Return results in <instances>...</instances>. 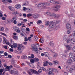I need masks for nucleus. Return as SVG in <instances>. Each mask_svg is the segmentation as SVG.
<instances>
[{
    "instance_id": "obj_1",
    "label": "nucleus",
    "mask_w": 75,
    "mask_h": 75,
    "mask_svg": "<svg viewBox=\"0 0 75 75\" xmlns=\"http://www.w3.org/2000/svg\"><path fill=\"white\" fill-rule=\"evenodd\" d=\"M35 6L38 8H41V9H45L47 8L45 6H50V4L48 2H44L37 4L35 5Z\"/></svg>"
},
{
    "instance_id": "obj_2",
    "label": "nucleus",
    "mask_w": 75,
    "mask_h": 75,
    "mask_svg": "<svg viewBox=\"0 0 75 75\" xmlns=\"http://www.w3.org/2000/svg\"><path fill=\"white\" fill-rule=\"evenodd\" d=\"M45 24L49 26L50 28H54L56 26V22H53L52 21H51L50 23V22H45Z\"/></svg>"
},
{
    "instance_id": "obj_3",
    "label": "nucleus",
    "mask_w": 75,
    "mask_h": 75,
    "mask_svg": "<svg viewBox=\"0 0 75 75\" xmlns=\"http://www.w3.org/2000/svg\"><path fill=\"white\" fill-rule=\"evenodd\" d=\"M31 48L32 51L35 52L36 54H40V51L39 50H38V48H37V47H35V45L33 44L32 45H31Z\"/></svg>"
},
{
    "instance_id": "obj_4",
    "label": "nucleus",
    "mask_w": 75,
    "mask_h": 75,
    "mask_svg": "<svg viewBox=\"0 0 75 75\" xmlns=\"http://www.w3.org/2000/svg\"><path fill=\"white\" fill-rule=\"evenodd\" d=\"M67 43H64V45L65 47L66 48H67L68 50H66L65 51V53H67V52L68 51H69L72 48V45H66Z\"/></svg>"
},
{
    "instance_id": "obj_5",
    "label": "nucleus",
    "mask_w": 75,
    "mask_h": 75,
    "mask_svg": "<svg viewBox=\"0 0 75 75\" xmlns=\"http://www.w3.org/2000/svg\"><path fill=\"white\" fill-rule=\"evenodd\" d=\"M69 56L71 59V60L73 62L75 61V54L73 53L70 52L69 54Z\"/></svg>"
},
{
    "instance_id": "obj_6",
    "label": "nucleus",
    "mask_w": 75,
    "mask_h": 75,
    "mask_svg": "<svg viewBox=\"0 0 75 75\" xmlns=\"http://www.w3.org/2000/svg\"><path fill=\"white\" fill-rule=\"evenodd\" d=\"M61 7L60 5H56L53 7V10L55 11H57L59 10V8Z\"/></svg>"
},
{
    "instance_id": "obj_7",
    "label": "nucleus",
    "mask_w": 75,
    "mask_h": 75,
    "mask_svg": "<svg viewBox=\"0 0 75 75\" xmlns=\"http://www.w3.org/2000/svg\"><path fill=\"white\" fill-rule=\"evenodd\" d=\"M25 48V47L23 45H18V50L20 51V50H23Z\"/></svg>"
},
{
    "instance_id": "obj_8",
    "label": "nucleus",
    "mask_w": 75,
    "mask_h": 75,
    "mask_svg": "<svg viewBox=\"0 0 75 75\" xmlns=\"http://www.w3.org/2000/svg\"><path fill=\"white\" fill-rule=\"evenodd\" d=\"M47 1L49 2V3H50L54 4L55 3L57 4H59L58 2L55 1L54 0H47Z\"/></svg>"
},
{
    "instance_id": "obj_9",
    "label": "nucleus",
    "mask_w": 75,
    "mask_h": 75,
    "mask_svg": "<svg viewBox=\"0 0 75 75\" xmlns=\"http://www.w3.org/2000/svg\"><path fill=\"white\" fill-rule=\"evenodd\" d=\"M10 72L11 74H16L18 73V71L16 69L12 70L10 71Z\"/></svg>"
},
{
    "instance_id": "obj_10",
    "label": "nucleus",
    "mask_w": 75,
    "mask_h": 75,
    "mask_svg": "<svg viewBox=\"0 0 75 75\" xmlns=\"http://www.w3.org/2000/svg\"><path fill=\"white\" fill-rule=\"evenodd\" d=\"M50 70H51V71H53V72L54 71V72H56V73H58V70L55 69L50 68Z\"/></svg>"
},
{
    "instance_id": "obj_11",
    "label": "nucleus",
    "mask_w": 75,
    "mask_h": 75,
    "mask_svg": "<svg viewBox=\"0 0 75 75\" xmlns=\"http://www.w3.org/2000/svg\"><path fill=\"white\" fill-rule=\"evenodd\" d=\"M21 6L20 4H16L15 6V8L17 9H20L21 8Z\"/></svg>"
},
{
    "instance_id": "obj_12",
    "label": "nucleus",
    "mask_w": 75,
    "mask_h": 75,
    "mask_svg": "<svg viewBox=\"0 0 75 75\" xmlns=\"http://www.w3.org/2000/svg\"><path fill=\"white\" fill-rule=\"evenodd\" d=\"M73 70H75V65H72L71 66V68L69 69V71L72 72Z\"/></svg>"
},
{
    "instance_id": "obj_13",
    "label": "nucleus",
    "mask_w": 75,
    "mask_h": 75,
    "mask_svg": "<svg viewBox=\"0 0 75 75\" xmlns=\"http://www.w3.org/2000/svg\"><path fill=\"white\" fill-rule=\"evenodd\" d=\"M13 11L12 13V14L13 16H16V15L18 14V12L17 11H16L14 10Z\"/></svg>"
},
{
    "instance_id": "obj_14",
    "label": "nucleus",
    "mask_w": 75,
    "mask_h": 75,
    "mask_svg": "<svg viewBox=\"0 0 75 75\" xmlns=\"http://www.w3.org/2000/svg\"><path fill=\"white\" fill-rule=\"evenodd\" d=\"M66 26L67 29L68 30H71V26L70 24L69 23H67Z\"/></svg>"
},
{
    "instance_id": "obj_15",
    "label": "nucleus",
    "mask_w": 75,
    "mask_h": 75,
    "mask_svg": "<svg viewBox=\"0 0 75 75\" xmlns=\"http://www.w3.org/2000/svg\"><path fill=\"white\" fill-rule=\"evenodd\" d=\"M67 62L69 64H72V62H74V61L72 60V59L71 58V57H70V59L68 60Z\"/></svg>"
},
{
    "instance_id": "obj_16",
    "label": "nucleus",
    "mask_w": 75,
    "mask_h": 75,
    "mask_svg": "<svg viewBox=\"0 0 75 75\" xmlns=\"http://www.w3.org/2000/svg\"><path fill=\"white\" fill-rule=\"evenodd\" d=\"M30 72H32V73H33L34 74H36L38 72L37 71H36V70H35L30 69Z\"/></svg>"
},
{
    "instance_id": "obj_17",
    "label": "nucleus",
    "mask_w": 75,
    "mask_h": 75,
    "mask_svg": "<svg viewBox=\"0 0 75 75\" xmlns=\"http://www.w3.org/2000/svg\"><path fill=\"white\" fill-rule=\"evenodd\" d=\"M8 8L10 10H11V11H13L14 10V8L12 6H8Z\"/></svg>"
},
{
    "instance_id": "obj_18",
    "label": "nucleus",
    "mask_w": 75,
    "mask_h": 75,
    "mask_svg": "<svg viewBox=\"0 0 75 75\" xmlns=\"http://www.w3.org/2000/svg\"><path fill=\"white\" fill-rule=\"evenodd\" d=\"M53 71H52L50 69H49V72L48 73V75H54V73L52 72Z\"/></svg>"
},
{
    "instance_id": "obj_19",
    "label": "nucleus",
    "mask_w": 75,
    "mask_h": 75,
    "mask_svg": "<svg viewBox=\"0 0 75 75\" xmlns=\"http://www.w3.org/2000/svg\"><path fill=\"white\" fill-rule=\"evenodd\" d=\"M48 63V61L44 62H43V66L45 67L46 66H47V65H48V64H47Z\"/></svg>"
},
{
    "instance_id": "obj_20",
    "label": "nucleus",
    "mask_w": 75,
    "mask_h": 75,
    "mask_svg": "<svg viewBox=\"0 0 75 75\" xmlns=\"http://www.w3.org/2000/svg\"><path fill=\"white\" fill-rule=\"evenodd\" d=\"M17 20V18H16V16H14L12 19L11 21L12 22H13V21L14 20Z\"/></svg>"
},
{
    "instance_id": "obj_21",
    "label": "nucleus",
    "mask_w": 75,
    "mask_h": 75,
    "mask_svg": "<svg viewBox=\"0 0 75 75\" xmlns=\"http://www.w3.org/2000/svg\"><path fill=\"white\" fill-rule=\"evenodd\" d=\"M50 16L53 17V18H55L56 17V14L54 13H51V15Z\"/></svg>"
},
{
    "instance_id": "obj_22",
    "label": "nucleus",
    "mask_w": 75,
    "mask_h": 75,
    "mask_svg": "<svg viewBox=\"0 0 75 75\" xmlns=\"http://www.w3.org/2000/svg\"><path fill=\"white\" fill-rule=\"evenodd\" d=\"M21 58L22 59H25L27 58V56L26 55H23L21 57Z\"/></svg>"
},
{
    "instance_id": "obj_23",
    "label": "nucleus",
    "mask_w": 75,
    "mask_h": 75,
    "mask_svg": "<svg viewBox=\"0 0 75 75\" xmlns=\"http://www.w3.org/2000/svg\"><path fill=\"white\" fill-rule=\"evenodd\" d=\"M45 57H48L49 56V53L47 52H44Z\"/></svg>"
},
{
    "instance_id": "obj_24",
    "label": "nucleus",
    "mask_w": 75,
    "mask_h": 75,
    "mask_svg": "<svg viewBox=\"0 0 75 75\" xmlns=\"http://www.w3.org/2000/svg\"><path fill=\"white\" fill-rule=\"evenodd\" d=\"M58 56V54L56 53H54L52 54V56L53 57H57Z\"/></svg>"
},
{
    "instance_id": "obj_25",
    "label": "nucleus",
    "mask_w": 75,
    "mask_h": 75,
    "mask_svg": "<svg viewBox=\"0 0 75 75\" xmlns=\"http://www.w3.org/2000/svg\"><path fill=\"white\" fill-rule=\"evenodd\" d=\"M10 70V66H8L6 67V71H9Z\"/></svg>"
},
{
    "instance_id": "obj_26",
    "label": "nucleus",
    "mask_w": 75,
    "mask_h": 75,
    "mask_svg": "<svg viewBox=\"0 0 75 75\" xmlns=\"http://www.w3.org/2000/svg\"><path fill=\"white\" fill-rule=\"evenodd\" d=\"M12 37L13 39H14V40H16L18 39V37H17V36L16 35H13Z\"/></svg>"
},
{
    "instance_id": "obj_27",
    "label": "nucleus",
    "mask_w": 75,
    "mask_h": 75,
    "mask_svg": "<svg viewBox=\"0 0 75 75\" xmlns=\"http://www.w3.org/2000/svg\"><path fill=\"white\" fill-rule=\"evenodd\" d=\"M64 40L65 41H66L68 39V36L67 35H65L63 38Z\"/></svg>"
},
{
    "instance_id": "obj_28",
    "label": "nucleus",
    "mask_w": 75,
    "mask_h": 75,
    "mask_svg": "<svg viewBox=\"0 0 75 75\" xmlns=\"http://www.w3.org/2000/svg\"><path fill=\"white\" fill-rule=\"evenodd\" d=\"M71 43H72V44H74V43L75 42V39H72L71 40Z\"/></svg>"
},
{
    "instance_id": "obj_29",
    "label": "nucleus",
    "mask_w": 75,
    "mask_h": 75,
    "mask_svg": "<svg viewBox=\"0 0 75 75\" xmlns=\"http://www.w3.org/2000/svg\"><path fill=\"white\" fill-rule=\"evenodd\" d=\"M13 44L14 48H17V44L14 42H13Z\"/></svg>"
},
{
    "instance_id": "obj_30",
    "label": "nucleus",
    "mask_w": 75,
    "mask_h": 75,
    "mask_svg": "<svg viewBox=\"0 0 75 75\" xmlns=\"http://www.w3.org/2000/svg\"><path fill=\"white\" fill-rule=\"evenodd\" d=\"M34 59L35 61V62H38L39 61V59L38 58H37L36 57H35L34 58Z\"/></svg>"
},
{
    "instance_id": "obj_31",
    "label": "nucleus",
    "mask_w": 75,
    "mask_h": 75,
    "mask_svg": "<svg viewBox=\"0 0 75 75\" xmlns=\"http://www.w3.org/2000/svg\"><path fill=\"white\" fill-rule=\"evenodd\" d=\"M28 2H26L25 4H23L22 5V6H23V7H24V6H27V5H28Z\"/></svg>"
},
{
    "instance_id": "obj_32",
    "label": "nucleus",
    "mask_w": 75,
    "mask_h": 75,
    "mask_svg": "<svg viewBox=\"0 0 75 75\" xmlns=\"http://www.w3.org/2000/svg\"><path fill=\"white\" fill-rule=\"evenodd\" d=\"M67 42L68 44L71 43V39H68L67 41Z\"/></svg>"
},
{
    "instance_id": "obj_33",
    "label": "nucleus",
    "mask_w": 75,
    "mask_h": 75,
    "mask_svg": "<svg viewBox=\"0 0 75 75\" xmlns=\"http://www.w3.org/2000/svg\"><path fill=\"white\" fill-rule=\"evenodd\" d=\"M4 30V29L3 27L0 26V31H3Z\"/></svg>"
},
{
    "instance_id": "obj_34",
    "label": "nucleus",
    "mask_w": 75,
    "mask_h": 75,
    "mask_svg": "<svg viewBox=\"0 0 75 75\" xmlns=\"http://www.w3.org/2000/svg\"><path fill=\"white\" fill-rule=\"evenodd\" d=\"M7 21L9 23H12V22H11V19H8Z\"/></svg>"
},
{
    "instance_id": "obj_35",
    "label": "nucleus",
    "mask_w": 75,
    "mask_h": 75,
    "mask_svg": "<svg viewBox=\"0 0 75 75\" xmlns=\"http://www.w3.org/2000/svg\"><path fill=\"white\" fill-rule=\"evenodd\" d=\"M42 23V21L41 20H39L37 21V24H41Z\"/></svg>"
},
{
    "instance_id": "obj_36",
    "label": "nucleus",
    "mask_w": 75,
    "mask_h": 75,
    "mask_svg": "<svg viewBox=\"0 0 75 75\" xmlns=\"http://www.w3.org/2000/svg\"><path fill=\"white\" fill-rule=\"evenodd\" d=\"M1 35H4V36H5V37H7V35L4 33H1Z\"/></svg>"
},
{
    "instance_id": "obj_37",
    "label": "nucleus",
    "mask_w": 75,
    "mask_h": 75,
    "mask_svg": "<svg viewBox=\"0 0 75 75\" xmlns=\"http://www.w3.org/2000/svg\"><path fill=\"white\" fill-rule=\"evenodd\" d=\"M30 62H31V63H33V64H34V62H35L34 59H31L30 60Z\"/></svg>"
},
{
    "instance_id": "obj_38",
    "label": "nucleus",
    "mask_w": 75,
    "mask_h": 75,
    "mask_svg": "<svg viewBox=\"0 0 75 75\" xmlns=\"http://www.w3.org/2000/svg\"><path fill=\"white\" fill-rule=\"evenodd\" d=\"M67 33L68 34H71V31L70 30H68L67 31Z\"/></svg>"
},
{
    "instance_id": "obj_39",
    "label": "nucleus",
    "mask_w": 75,
    "mask_h": 75,
    "mask_svg": "<svg viewBox=\"0 0 75 75\" xmlns=\"http://www.w3.org/2000/svg\"><path fill=\"white\" fill-rule=\"evenodd\" d=\"M3 72V69H0V75H1L2 74V73Z\"/></svg>"
},
{
    "instance_id": "obj_40",
    "label": "nucleus",
    "mask_w": 75,
    "mask_h": 75,
    "mask_svg": "<svg viewBox=\"0 0 75 75\" xmlns=\"http://www.w3.org/2000/svg\"><path fill=\"white\" fill-rule=\"evenodd\" d=\"M17 26H18V27H20V26H21V25H22V24L20 23H17Z\"/></svg>"
},
{
    "instance_id": "obj_41",
    "label": "nucleus",
    "mask_w": 75,
    "mask_h": 75,
    "mask_svg": "<svg viewBox=\"0 0 75 75\" xmlns=\"http://www.w3.org/2000/svg\"><path fill=\"white\" fill-rule=\"evenodd\" d=\"M40 69L42 70H43V71H46V69L44 68V67H40Z\"/></svg>"
},
{
    "instance_id": "obj_42",
    "label": "nucleus",
    "mask_w": 75,
    "mask_h": 75,
    "mask_svg": "<svg viewBox=\"0 0 75 75\" xmlns=\"http://www.w3.org/2000/svg\"><path fill=\"white\" fill-rule=\"evenodd\" d=\"M49 44L52 47H53L54 45V44L51 42L49 43Z\"/></svg>"
},
{
    "instance_id": "obj_43",
    "label": "nucleus",
    "mask_w": 75,
    "mask_h": 75,
    "mask_svg": "<svg viewBox=\"0 0 75 75\" xmlns=\"http://www.w3.org/2000/svg\"><path fill=\"white\" fill-rule=\"evenodd\" d=\"M51 13H50L49 12H47L46 13V14H47V15H48V16H51Z\"/></svg>"
},
{
    "instance_id": "obj_44",
    "label": "nucleus",
    "mask_w": 75,
    "mask_h": 75,
    "mask_svg": "<svg viewBox=\"0 0 75 75\" xmlns=\"http://www.w3.org/2000/svg\"><path fill=\"white\" fill-rule=\"evenodd\" d=\"M40 41H41V42H42H42H43L44 41V39L42 38L40 39Z\"/></svg>"
},
{
    "instance_id": "obj_45",
    "label": "nucleus",
    "mask_w": 75,
    "mask_h": 75,
    "mask_svg": "<svg viewBox=\"0 0 75 75\" xmlns=\"http://www.w3.org/2000/svg\"><path fill=\"white\" fill-rule=\"evenodd\" d=\"M2 1L3 3H7V0H2Z\"/></svg>"
},
{
    "instance_id": "obj_46",
    "label": "nucleus",
    "mask_w": 75,
    "mask_h": 75,
    "mask_svg": "<svg viewBox=\"0 0 75 75\" xmlns=\"http://www.w3.org/2000/svg\"><path fill=\"white\" fill-rule=\"evenodd\" d=\"M31 57L32 58H34V54H31Z\"/></svg>"
},
{
    "instance_id": "obj_47",
    "label": "nucleus",
    "mask_w": 75,
    "mask_h": 75,
    "mask_svg": "<svg viewBox=\"0 0 75 75\" xmlns=\"http://www.w3.org/2000/svg\"><path fill=\"white\" fill-rule=\"evenodd\" d=\"M32 16V14L31 13H30L27 15V17H31V16Z\"/></svg>"
},
{
    "instance_id": "obj_48",
    "label": "nucleus",
    "mask_w": 75,
    "mask_h": 75,
    "mask_svg": "<svg viewBox=\"0 0 75 75\" xmlns=\"http://www.w3.org/2000/svg\"><path fill=\"white\" fill-rule=\"evenodd\" d=\"M13 22L14 24H17V21L16 20H13Z\"/></svg>"
},
{
    "instance_id": "obj_49",
    "label": "nucleus",
    "mask_w": 75,
    "mask_h": 75,
    "mask_svg": "<svg viewBox=\"0 0 75 75\" xmlns=\"http://www.w3.org/2000/svg\"><path fill=\"white\" fill-rule=\"evenodd\" d=\"M6 44L9 45L10 47H11V44H10V42H7Z\"/></svg>"
},
{
    "instance_id": "obj_50",
    "label": "nucleus",
    "mask_w": 75,
    "mask_h": 75,
    "mask_svg": "<svg viewBox=\"0 0 75 75\" xmlns=\"http://www.w3.org/2000/svg\"><path fill=\"white\" fill-rule=\"evenodd\" d=\"M32 16L33 18H37V17L35 15H32Z\"/></svg>"
},
{
    "instance_id": "obj_51",
    "label": "nucleus",
    "mask_w": 75,
    "mask_h": 75,
    "mask_svg": "<svg viewBox=\"0 0 75 75\" xmlns=\"http://www.w3.org/2000/svg\"><path fill=\"white\" fill-rule=\"evenodd\" d=\"M48 64L49 65H52V63H51V62H48Z\"/></svg>"
},
{
    "instance_id": "obj_52",
    "label": "nucleus",
    "mask_w": 75,
    "mask_h": 75,
    "mask_svg": "<svg viewBox=\"0 0 75 75\" xmlns=\"http://www.w3.org/2000/svg\"><path fill=\"white\" fill-rule=\"evenodd\" d=\"M53 62L54 63V64H59V62H56L55 61H54Z\"/></svg>"
},
{
    "instance_id": "obj_53",
    "label": "nucleus",
    "mask_w": 75,
    "mask_h": 75,
    "mask_svg": "<svg viewBox=\"0 0 75 75\" xmlns=\"http://www.w3.org/2000/svg\"><path fill=\"white\" fill-rule=\"evenodd\" d=\"M60 17V15H56L55 18H59Z\"/></svg>"
},
{
    "instance_id": "obj_54",
    "label": "nucleus",
    "mask_w": 75,
    "mask_h": 75,
    "mask_svg": "<svg viewBox=\"0 0 75 75\" xmlns=\"http://www.w3.org/2000/svg\"><path fill=\"white\" fill-rule=\"evenodd\" d=\"M23 11H26V10H27V8H26L25 7H23Z\"/></svg>"
},
{
    "instance_id": "obj_55",
    "label": "nucleus",
    "mask_w": 75,
    "mask_h": 75,
    "mask_svg": "<svg viewBox=\"0 0 75 75\" xmlns=\"http://www.w3.org/2000/svg\"><path fill=\"white\" fill-rule=\"evenodd\" d=\"M16 31L18 33H20V28H19Z\"/></svg>"
},
{
    "instance_id": "obj_56",
    "label": "nucleus",
    "mask_w": 75,
    "mask_h": 75,
    "mask_svg": "<svg viewBox=\"0 0 75 75\" xmlns=\"http://www.w3.org/2000/svg\"><path fill=\"white\" fill-rule=\"evenodd\" d=\"M27 10H28L29 11H31V9L28 8H27Z\"/></svg>"
},
{
    "instance_id": "obj_57",
    "label": "nucleus",
    "mask_w": 75,
    "mask_h": 75,
    "mask_svg": "<svg viewBox=\"0 0 75 75\" xmlns=\"http://www.w3.org/2000/svg\"><path fill=\"white\" fill-rule=\"evenodd\" d=\"M26 30L27 31H30V29H29L28 28H26Z\"/></svg>"
},
{
    "instance_id": "obj_58",
    "label": "nucleus",
    "mask_w": 75,
    "mask_h": 75,
    "mask_svg": "<svg viewBox=\"0 0 75 75\" xmlns=\"http://www.w3.org/2000/svg\"><path fill=\"white\" fill-rule=\"evenodd\" d=\"M29 41H31V37H29L28 38Z\"/></svg>"
},
{
    "instance_id": "obj_59",
    "label": "nucleus",
    "mask_w": 75,
    "mask_h": 75,
    "mask_svg": "<svg viewBox=\"0 0 75 75\" xmlns=\"http://www.w3.org/2000/svg\"><path fill=\"white\" fill-rule=\"evenodd\" d=\"M7 1L10 3H12V1L11 0H7Z\"/></svg>"
},
{
    "instance_id": "obj_60",
    "label": "nucleus",
    "mask_w": 75,
    "mask_h": 75,
    "mask_svg": "<svg viewBox=\"0 0 75 75\" xmlns=\"http://www.w3.org/2000/svg\"><path fill=\"white\" fill-rule=\"evenodd\" d=\"M28 74H29V75H31V72H30V71H28Z\"/></svg>"
},
{
    "instance_id": "obj_61",
    "label": "nucleus",
    "mask_w": 75,
    "mask_h": 75,
    "mask_svg": "<svg viewBox=\"0 0 75 75\" xmlns=\"http://www.w3.org/2000/svg\"><path fill=\"white\" fill-rule=\"evenodd\" d=\"M73 35L75 37V30H74L73 33Z\"/></svg>"
},
{
    "instance_id": "obj_62",
    "label": "nucleus",
    "mask_w": 75,
    "mask_h": 75,
    "mask_svg": "<svg viewBox=\"0 0 75 75\" xmlns=\"http://www.w3.org/2000/svg\"><path fill=\"white\" fill-rule=\"evenodd\" d=\"M19 28L18 27H16L15 28V29L16 31L19 29Z\"/></svg>"
},
{
    "instance_id": "obj_63",
    "label": "nucleus",
    "mask_w": 75,
    "mask_h": 75,
    "mask_svg": "<svg viewBox=\"0 0 75 75\" xmlns=\"http://www.w3.org/2000/svg\"><path fill=\"white\" fill-rule=\"evenodd\" d=\"M3 41H6V38L4 37H3Z\"/></svg>"
},
{
    "instance_id": "obj_64",
    "label": "nucleus",
    "mask_w": 75,
    "mask_h": 75,
    "mask_svg": "<svg viewBox=\"0 0 75 75\" xmlns=\"http://www.w3.org/2000/svg\"><path fill=\"white\" fill-rule=\"evenodd\" d=\"M72 50L75 52V47H73L72 48Z\"/></svg>"
}]
</instances>
